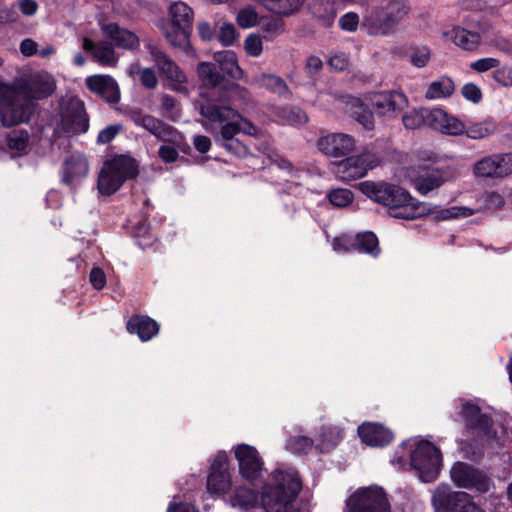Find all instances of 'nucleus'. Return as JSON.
Here are the masks:
<instances>
[{
    "instance_id": "obj_1",
    "label": "nucleus",
    "mask_w": 512,
    "mask_h": 512,
    "mask_svg": "<svg viewBox=\"0 0 512 512\" xmlns=\"http://www.w3.org/2000/svg\"><path fill=\"white\" fill-rule=\"evenodd\" d=\"M200 114L204 119L203 127L212 134L215 143L237 157L248 154L247 146L236 137L237 134L254 137L261 135V131L250 120L230 105L215 102L201 104Z\"/></svg>"
},
{
    "instance_id": "obj_2",
    "label": "nucleus",
    "mask_w": 512,
    "mask_h": 512,
    "mask_svg": "<svg viewBox=\"0 0 512 512\" xmlns=\"http://www.w3.org/2000/svg\"><path fill=\"white\" fill-rule=\"evenodd\" d=\"M56 90V80L46 71L33 74L17 90L10 87L0 89V119L4 126L11 127L30 119L34 101L50 97Z\"/></svg>"
},
{
    "instance_id": "obj_3",
    "label": "nucleus",
    "mask_w": 512,
    "mask_h": 512,
    "mask_svg": "<svg viewBox=\"0 0 512 512\" xmlns=\"http://www.w3.org/2000/svg\"><path fill=\"white\" fill-rule=\"evenodd\" d=\"M358 188L375 203L389 207L395 218L412 220L424 214L421 204L396 184L367 180L359 183Z\"/></svg>"
},
{
    "instance_id": "obj_4",
    "label": "nucleus",
    "mask_w": 512,
    "mask_h": 512,
    "mask_svg": "<svg viewBox=\"0 0 512 512\" xmlns=\"http://www.w3.org/2000/svg\"><path fill=\"white\" fill-rule=\"evenodd\" d=\"M409 13L406 0H372L362 16L361 29L369 36H390Z\"/></svg>"
},
{
    "instance_id": "obj_5",
    "label": "nucleus",
    "mask_w": 512,
    "mask_h": 512,
    "mask_svg": "<svg viewBox=\"0 0 512 512\" xmlns=\"http://www.w3.org/2000/svg\"><path fill=\"white\" fill-rule=\"evenodd\" d=\"M301 481L296 471L273 472L271 481L263 487L262 506L265 512H306L300 509L296 498Z\"/></svg>"
},
{
    "instance_id": "obj_6",
    "label": "nucleus",
    "mask_w": 512,
    "mask_h": 512,
    "mask_svg": "<svg viewBox=\"0 0 512 512\" xmlns=\"http://www.w3.org/2000/svg\"><path fill=\"white\" fill-rule=\"evenodd\" d=\"M137 175L135 161L124 155L117 156L107 161L101 169L97 187L102 195H112L123 185V183Z\"/></svg>"
},
{
    "instance_id": "obj_7",
    "label": "nucleus",
    "mask_w": 512,
    "mask_h": 512,
    "mask_svg": "<svg viewBox=\"0 0 512 512\" xmlns=\"http://www.w3.org/2000/svg\"><path fill=\"white\" fill-rule=\"evenodd\" d=\"M355 105L372 110L378 116L393 119L407 107V97L398 91H371L355 100Z\"/></svg>"
},
{
    "instance_id": "obj_8",
    "label": "nucleus",
    "mask_w": 512,
    "mask_h": 512,
    "mask_svg": "<svg viewBox=\"0 0 512 512\" xmlns=\"http://www.w3.org/2000/svg\"><path fill=\"white\" fill-rule=\"evenodd\" d=\"M343 512H391V504L385 490L372 485L351 494L345 501Z\"/></svg>"
},
{
    "instance_id": "obj_9",
    "label": "nucleus",
    "mask_w": 512,
    "mask_h": 512,
    "mask_svg": "<svg viewBox=\"0 0 512 512\" xmlns=\"http://www.w3.org/2000/svg\"><path fill=\"white\" fill-rule=\"evenodd\" d=\"M432 504L436 512H486L466 492L453 491L449 485H439L433 492Z\"/></svg>"
},
{
    "instance_id": "obj_10",
    "label": "nucleus",
    "mask_w": 512,
    "mask_h": 512,
    "mask_svg": "<svg viewBox=\"0 0 512 512\" xmlns=\"http://www.w3.org/2000/svg\"><path fill=\"white\" fill-rule=\"evenodd\" d=\"M441 464L440 450L428 441H420L411 454V465L422 482L434 481L439 475Z\"/></svg>"
},
{
    "instance_id": "obj_11",
    "label": "nucleus",
    "mask_w": 512,
    "mask_h": 512,
    "mask_svg": "<svg viewBox=\"0 0 512 512\" xmlns=\"http://www.w3.org/2000/svg\"><path fill=\"white\" fill-rule=\"evenodd\" d=\"M125 115L135 126L146 130L161 141L178 144L182 140L175 128L139 108H130L125 111Z\"/></svg>"
},
{
    "instance_id": "obj_12",
    "label": "nucleus",
    "mask_w": 512,
    "mask_h": 512,
    "mask_svg": "<svg viewBox=\"0 0 512 512\" xmlns=\"http://www.w3.org/2000/svg\"><path fill=\"white\" fill-rule=\"evenodd\" d=\"M146 48L159 73L168 82L169 88L176 92L187 93V76L182 69L163 50L153 45L150 41L146 43Z\"/></svg>"
},
{
    "instance_id": "obj_13",
    "label": "nucleus",
    "mask_w": 512,
    "mask_h": 512,
    "mask_svg": "<svg viewBox=\"0 0 512 512\" xmlns=\"http://www.w3.org/2000/svg\"><path fill=\"white\" fill-rule=\"evenodd\" d=\"M473 175L484 180L503 179L512 174V153H495L473 164Z\"/></svg>"
},
{
    "instance_id": "obj_14",
    "label": "nucleus",
    "mask_w": 512,
    "mask_h": 512,
    "mask_svg": "<svg viewBox=\"0 0 512 512\" xmlns=\"http://www.w3.org/2000/svg\"><path fill=\"white\" fill-rule=\"evenodd\" d=\"M450 478L457 487L480 493L488 492L493 486L487 474L464 462H456L452 466Z\"/></svg>"
},
{
    "instance_id": "obj_15",
    "label": "nucleus",
    "mask_w": 512,
    "mask_h": 512,
    "mask_svg": "<svg viewBox=\"0 0 512 512\" xmlns=\"http://www.w3.org/2000/svg\"><path fill=\"white\" fill-rule=\"evenodd\" d=\"M459 416L475 438L489 440L494 437V434L491 432L492 420L487 415L481 413L478 405L461 399Z\"/></svg>"
},
{
    "instance_id": "obj_16",
    "label": "nucleus",
    "mask_w": 512,
    "mask_h": 512,
    "mask_svg": "<svg viewBox=\"0 0 512 512\" xmlns=\"http://www.w3.org/2000/svg\"><path fill=\"white\" fill-rule=\"evenodd\" d=\"M59 128L69 135L85 133L89 120L84 103L79 99H69L62 106Z\"/></svg>"
},
{
    "instance_id": "obj_17",
    "label": "nucleus",
    "mask_w": 512,
    "mask_h": 512,
    "mask_svg": "<svg viewBox=\"0 0 512 512\" xmlns=\"http://www.w3.org/2000/svg\"><path fill=\"white\" fill-rule=\"evenodd\" d=\"M317 148L328 157L343 158L354 152L356 140L346 133H325L318 138Z\"/></svg>"
},
{
    "instance_id": "obj_18",
    "label": "nucleus",
    "mask_w": 512,
    "mask_h": 512,
    "mask_svg": "<svg viewBox=\"0 0 512 512\" xmlns=\"http://www.w3.org/2000/svg\"><path fill=\"white\" fill-rule=\"evenodd\" d=\"M235 457L238 461L239 472L247 480L257 479L261 472L263 462L258 451L250 445L240 444L235 449Z\"/></svg>"
},
{
    "instance_id": "obj_19",
    "label": "nucleus",
    "mask_w": 512,
    "mask_h": 512,
    "mask_svg": "<svg viewBox=\"0 0 512 512\" xmlns=\"http://www.w3.org/2000/svg\"><path fill=\"white\" fill-rule=\"evenodd\" d=\"M104 36L109 38L115 47L128 51H136L140 47L139 36L117 23H108L101 26Z\"/></svg>"
},
{
    "instance_id": "obj_20",
    "label": "nucleus",
    "mask_w": 512,
    "mask_h": 512,
    "mask_svg": "<svg viewBox=\"0 0 512 512\" xmlns=\"http://www.w3.org/2000/svg\"><path fill=\"white\" fill-rule=\"evenodd\" d=\"M87 88L109 103H117L120 100V89L109 75H92L85 80Z\"/></svg>"
},
{
    "instance_id": "obj_21",
    "label": "nucleus",
    "mask_w": 512,
    "mask_h": 512,
    "mask_svg": "<svg viewBox=\"0 0 512 512\" xmlns=\"http://www.w3.org/2000/svg\"><path fill=\"white\" fill-rule=\"evenodd\" d=\"M82 48L92 54L94 61L102 66L115 67L118 63V56L116 55L113 43L105 40L94 42L88 37L82 40Z\"/></svg>"
},
{
    "instance_id": "obj_22",
    "label": "nucleus",
    "mask_w": 512,
    "mask_h": 512,
    "mask_svg": "<svg viewBox=\"0 0 512 512\" xmlns=\"http://www.w3.org/2000/svg\"><path fill=\"white\" fill-rule=\"evenodd\" d=\"M88 173V162L84 155L73 154L68 157L62 168L61 180L68 186L74 185L78 180L86 177Z\"/></svg>"
},
{
    "instance_id": "obj_23",
    "label": "nucleus",
    "mask_w": 512,
    "mask_h": 512,
    "mask_svg": "<svg viewBox=\"0 0 512 512\" xmlns=\"http://www.w3.org/2000/svg\"><path fill=\"white\" fill-rule=\"evenodd\" d=\"M358 434L362 442L369 446H385L393 439L390 430L377 423H364L358 427Z\"/></svg>"
},
{
    "instance_id": "obj_24",
    "label": "nucleus",
    "mask_w": 512,
    "mask_h": 512,
    "mask_svg": "<svg viewBox=\"0 0 512 512\" xmlns=\"http://www.w3.org/2000/svg\"><path fill=\"white\" fill-rule=\"evenodd\" d=\"M444 39L453 42L465 51H474L481 44V35L478 32L467 30L460 26H454L451 30L442 33Z\"/></svg>"
},
{
    "instance_id": "obj_25",
    "label": "nucleus",
    "mask_w": 512,
    "mask_h": 512,
    "mask_svg": "<svg viewBox=\"0 0 512 512\" xmlns=\"http://www.w3.org/2000/svg\"><path fill=\"white\" fill-rule=\"evenodd\" d=\"M127 330L136 334L141 341H149L157 335L159 325L148 316L134 315L127 322Z\"/></svg>"
},
{
    "instance_id": "obj_26",
    "label": "nucleus",
    "mask_w": 512,
    "mask_h": 512,
    "mask_svg": "<svg viewBox=\"0 0 512 512\" xmlns=\"http://www.w3.org/2000/svg\"><path fill=\"white\" fill-rule=\"evenodd\" d=\"M224 74L233 80H244V71L238 64L235 52L231 50L218 51L213 56Z\"/></svg>"
},
{
    "instance_id": "obj_27",
    "label": "nucleus",
    "mask_w": 512,
    "mask_h": 512,
    "mask_svg": "<svg viewBox=\"0 0 512 512\" xmlns=\"http://www.w3.org/2000/svg\"><path fill=\"white\" fill-rule=\"evenodd\" d=\"M336 173L343 181H353L364 177L367 174L366 169L357 155L349 156L338 163Z\"/></svg>"
},
{
    "instance_id": "obj_28",
    "label": "nucleus",
    "mask_w": 512,
    "mask_h": 512,
    "mask_svg": "<svg viewBox=\"0 0 512 512\" xmlns=\"http://www.w3.org/2000/svg\"><path fill=\"white\" fill-rule=\"evenodd\" d=\"M245 81L249 84L265 88L279 96H287L289 94L285 81L275 74L260 73L255 75L250 81L247 79Z\"/></svg>"
},
{
    "instance_id": "obj_29",
    "label": "nucleus",
    "mask_w": 512,
    "mask_h": 512,
    "mask_svg": "<svg viewBox=\"0 0 512 512\" xmlns=\"http://www.w3.org/2000/svg\"><path fill=\"white\" fill-rule=\"evenodd\" d=\"M271 113L277 117L279 121L288 125H302L308 121L306 112L298 106H273Z\"/></svg>"
},
{
    "instance_id": "obj_30",
    "label": "nucleus",
    "mask_w": 512,
    "mask_h": 512,
    "mask_svg": "<svg viewBox=\"0 0 512 512\" xmlns=\"http://www.w3.org/2000/svg\"><path fill=\"white\" fill-rule=\"evenodd\" d=\"M171 24L174 27H183L192 30L194 13L193 10L184 2H175L169 7Z\"/></svg>"
},
{
    "instance_id": "obj_31",
    "label": "nucleus",
    "mask_w": 512,
    "mask_h": 512,
    "mask_svg": "<svg viewBox=\"0 0 512 512\" xmlns=\"http://www.w3.org/2000/svg\"><path fill=\"white\" fill-rule=\"evenodd\" d=\"M231 486V476L228 469L213 470L207 479V489L211 494H224Z\"/></svg>"
},
{
    "instance_id": "obj_32",
    "label": "nucleus",
    "mask_w": 512,
    "mask_h": 512,
    "mask_svg": "<svg viewBox=\"0 0 512 512\" xmlns=\"http://www.w3.org/2000/svg\"><path fill=\"white\" fill-rule=\"evenodd\" d=\"M197 73L203 86L208 88H217L223 82L222 74L217 70L215 64L211 62H201L197 66Z\"/></svg>"
},
{
    "instance_id": "obj_33",
    "label": "nucleus",
    "mask_w": 512,
    "mask_h": 512,
    "mask_svg": "<svg viewBox=\"0 0 512 512\" xmlns=\"http://www.w3.org/2000/svg\"><path fill=\"white\" fill-rule=\"evenodd\" d=\"M190 29L183 27H174L170 24L169 27L163 28L164 36L169 44L175 48L186 51L190 47Z\"/></svg>"
},
{
    "instance_id": "obj_34",
    "label": "nucleus",
    "mask_w": 512,
    "mask_h": 512,
    "mask_svg": "<svg viewBox=\"0 0 512 512\" xmlns=\"http://www.w3.org/2000/svg\"><path fill=\"white\" fill-rule=\"evenodd\" d=\"M454 90L455 86L452 79L446 76H442L438 80L430 83L426 90L425 97L431 100L446 98L451 96Z\"/></svg>"
},
{
    "instance_id": "obj_35",
    "label": "nucleus",
    "mask_w": 512,
    "mask_h": 512,
    "mask_svg": "<svg viewBox=\"0 0 512 512\" xmlns=\"http://www.w3.org/2000/svg\"><path fill=\"white\" fill-rule=\"evenodd\" d=\"M497 129L498 126L496 122L492 119H485L483 121L473 123L468 127L466 126L464 134H466L470 139L479 140L494 134Z\"/></svg>"
},
{
    "instance_id": "obj_36",
    "label": "nucleus",
    "mask_w": 512,
    "mask_h": 512,
    "mask_svg": "<svg viewBox=\"0 0 512 512\" xmlns=\"http://www.w3.org/2000/svg\"><path fill=\"white\" fill-rule=\"evenodd\" d=\"M257 501V494L249 488L237 489L230 498L231 505L241 510H249L256 505Z\"/></svg>"
},
{
    "instance_id": "obj_37",
    "label": "nucleus",
    "mask_w": 512,
    "mask_h": 512,
    "mask_svg": "<svg viewBox=\"0 0 512 512\" xmlns=\"http://www.w3.org/2000/svg\"><path fill=\"white\" fill-rule=\"evenodd\" d=\"M443 177L439 171H431L415 180V187L422 195L439 188L443 184Z\"/></svg>"
},
{
    "instance_id": "obj_38",
    "label": "nucleus",
    "mask_w": 512,
    "mask_h": 512,
    "mask_svg": "<svg viewBox=\"0 0 512 512\" xmlns=\"http://www.w3.org/2000/svg\"><path fill=\"white\" fill-rule=\"evenodd\" d=\"M355 246L359 251L377 256L379 254L378 239L372 232L360 233L356 236Z\"/></svg>"
},
{
    "instance_id": "obj_39",
    "label": "nucleus",
    "mask_w": 512,
    "mask_h": 512,
    "mask_svg": "<svg viewBox=\"0 0 512 512\" xmlns=\"http://www.w3.org/2000/svg\"><path fill=\"white\" fill-rule=\"evenodd\" d=\"M303 0H268L271 11L279 15H290L296 12L302 5Z\"/></svg>"
},
{
    "instance_id": "obj_40",
    "label": "nucleus",
    "mask_w": 512,
    "mask_h": 512,
    "mask_svg": "<svg viewBox=\"0 0 512 512\" xmlns=\"http://www.w3.org/2000/svg\"><path fill=\"white\" fill-rule=\"evenodd\" d=\"M439 131L446 135L459 136L465 133L466 125L457 117L446 113Z\"/></svg>"
},
{
    "instance_id": "obj_41",
    "label": "nucleus",
    "mask_w": 512,
    "mask_h": 512,
    "mask_svg": "<svg viewBox=\"0 0 512 512\" xmlns=\"http://www.w3.org/2000/svg\"><path fill=\"white\" fill-rule=\"evenodd\" d=\"M356 155L359 157L367 172L376 168L382 162V156L380 152L372 146L364 147L362 152Z\"/></svg>"
},
{
    "instance_id": "obj_42",
    "label": "nucleus",
    "mask_w": 512,
    "mask_h": 512,
    "mask_svg": "<svg viewBox=\"0 0 512 512\" xmlns=\"http://www.w3.org/2000/svg\"><path fill=\"white\" fill-rule=\"evenodd\" d=\"M425 126L440 130L446 112L441 108H423Z\"/></svg>"
},
{
    "instance_id": "obj_43",
    "label": "nucleus",
    "mask_w": 512,
    "mask_h": 512,
    "mask_svg": "<svg viewBox=\"0 0 512 512\" xmlns=\"http://www.w3.org/2000/svg\"><path fill=\"white\" fill-rule=\"evenodd\" d=\"M328 198L332 205L342 208L350 205L354 196L351 190L338 188L330 191Z\"/></svg>"
},
{
    "instance_id": "obj_44",
    "label": "nucleus",
    "mask_w": 512,
    "mask_h": 512,
    "mask_svg": "<svg viewBox=\"0 0 512 512\" xmlns=\"http://www.w3.org/2000/svg\"><path fill=\"white\" fill-rule=\"evenodd\" d=\"M431 58V51L427 46L415 47L410 54V62L417 68L425 67Z\"/></svg>"
},
{
    "instance_id": "obj_45",
    "label": "nucleus",
    "mask_w": 512,
    "mask_h": 512,
    "mask_svg": "<svg viewBox=\"0 0 512 512\" xmlns=\"http://www.w3.org/2000/svg\"><path fill=\"white\" fill-rule=\"evenodd\" d=\"M313 446V440L306 436H298L290 439L286 444V449L293 453H307Z\"/></svg>"
},
{
    "instance_id": "obj_46",
    "label": "nucleus",
    "mask_w": 512,
    "mask_h": 512,
    "mask_svg": "<svg viewBox=\"0 0 512 512\" xmlns=\"http://www.w3.org/2000/svg\"><path fill=\"white\" fill-rule=\"evenodd\" d=\"M327 62L335 71H344L350 65V58L345 52L332 51L328 56Z\"/></svg>"
},
{
    "instance_id": "obj_47",
    "label": "nucleus",
    "mask_w": 512,
    "mask_h": 512,
    "mask_svg": "<svg viewBox=\"0 0 512 512\" xmlns=\"http://www.w3.org/2000/svg\"><path fill=\"white\" fill-rule=\"evenodd\" d=\"M402 121L404 126L407 129H417L422 126H425V118L423 113V108L421 109H414L408 113H406L402 117Z\"/></svg>"
},
{
    "instance_id": "obj_48",
    "label": "nucleus",
    "mask_w": 512,
    "mask_h": 512,
    "mask_svg": "<svg viewBox=\"0 0 512 512\" xmlns=\"http://www.w3.org/2000/svg\"><path fill=\"white\" fill-rule=\"evenodd\" d=\"M258 21L256 11L251 7L241 9L237 15V23L240 27L247 29L255 26Z\"/></svg>"
},
{
    "instance_id": "obj_49",
    "label": "nucleus",
    "mask_w": 512,
    "mask_h": 512,
    "mask_svg": "<svg viewBox=\"0 0 512 512\" xmlns=\"http://www.w3.org/2000/svg\"><path fill=\"white\" fill-rule=\"evenodd\" d=\"M359 25L361 26V21L359 15L355 12H347L339 19L340 28L346 32H355Z\"/></svg>"
},
{
    "instance_id": "obj_50",
    "label": "nucleus",
    "mask_w": 512,
    "mask_h": 512,
    "mask_svg": "<svg viewBox=\"0 0 512 512\" xmlns=\"http://www.w3.org/2000/svg\"><path fill=\"white\" fill-rule=\"evenodd\" d=\"M246 52L252 57H258L262 53V39L256 34H250L244 41Z\"/></svg>"
},
{
    "instance_id": "obj_51",
    "label": "nucleus",
    "mask_w": 512,
    "mask_h": 512,
    "mask_svg": "<svg viewBox=\"0 0 512 512\" xmlns=\"http://www.w3.org/2000/svg\"><path fill=\"white\" fill-rule=\"evenodd\" d=\"M237 38L235 26L231 23H223L220 26L218 39L224 46H230Z\"/></svg>"
},
{
    "instance_id": "obj_52",
    "label": "nucleus",
    "mask_w": 512,
    "mask_h": 512,
    "mask_svg": "<svg viewBox=\"0 0 512 512\" xmlns=\"http://www.w3.org/2000/svg\"><path fill=\"white\" fill-rule=\"evenodd\" d=\"M275 165L282 170L287 171L289 178H286L285 181L287 182H296V180H299L301 176L304 174L303 170L294 168L293 165L286 159L279 158L275 160Z\"/></svg>"
},
{
    "instance_id": "obj_53",
    "label": "nucleus",
    "mask_w": 512,
    "mask_h": 512,
    "mask_svg": "<svg viewBox=\"0 0 512 512\" xmlns=\"http://www.w3.org/2000/svg\"><path fill=\"white\" fill-rule=\"evenodd\" d=\"M499 65L500 61L497 58L486 57L472 62L470 64V68L478 73H483L493 68H497Z\"/></svg>"
},
{
    "instance_id": "obj_54",
    "label": "nucleus",
    "mask_w": 512,
    "mask_h": 512,
    "mask_svg": "<svg viewBox=\"0 0 512 512\" xmlns=\"http://www.w3.org/2000/svg\"><path fill=\"white\" fill-rule=\"evenodd\" d=\"M122 130L120 124H112L102 129L97 137L99 144H108L111 142Z\"/></svg>"
},
{
    "instance_id": "obj_55",
    "label": "nucleus",
    "mask_w": 512,
    "mask_h": 512,
    "mask_svg": "<svg viewBox=\"0 0 512 512\" xmlns=\"http://www.w3.org/2000/svg\"><path fill=\"white\" fill-rule=\"evenodd\" d=\"M494 80L504 87L512 86V68L504 66L493 72Z\"/></svg>"
},
{
    "instance_id": "obj_56",
    "label": "nucleus",
    "mask_w": 512,
    "mask_h": 512,
    "mask_svg": "<svg viewBox=\"0 0 512 512\" xmlns=\"http://www.w3.org/2000/svg\"><path fill=\"white\" fill-rule=\"evenodd\" d=\"M462 95L465 99L473 103H479L482 99L480 88L473 83H467L462 87Z\"/></svg>"
},
{
    "instance_id": "obj_57",
    "label": "nucleus",
    "mask_w": 512,
    "mask_h": 512,
    "mask_svg": "<svg viewBox=\"0 0 512 512\" xmlns=\"http://www.w3.org/2000/svg\"><path fill=\"white\" fill-rule=\"evenodd\" d=\"M141 84L148 88L154 89L158 84L156 73L151 68H143L139 74Z\"/></svg>"
},
{
    "instance_id": "obj_58",
    "label": "nucleus",
    "mask_w": 512,
    "mask_h": 512,
    "mask_svg": "<svg viewBox=\"0 0 512 512\" xmlns=\"http://www.w3.org/2000/svg\"><path fill=\"white\" fill-rule=\"evenodd\" d=\"M472 211L464 207H451L440 211L439 217L443 220L454 219L461 216H470Z\"/></svg>"
},
{
    "instance_id": "obj_59",
    "label": "nucleus",
    "mask_w": 512,
    "mask_h": 512,
    "mask_svg": "<svg viewBox=\"0 0 512 512\" xmlns=\"http://www.w3.org/2000/svg\"><path fill=\"white\" fill-rule=\"evenodd\" d=\"M159 157L166 163L175 162L179 156L177 149L171 145H162L158 150Z\"/></svg>"
},
{
    "instance_id": "obj_60",
    "label": "nucleus",
    "mask_w": 512,
    "mask_h": 512,
    "mask_svg": "<svg viewBox=\"0 0 512 512\" xmlns=\"http://www.w3.org/2000/svg\"><path fill=\"white\" fill-rule=\"evenodd\" d=\"M90 282L92 286L101 290L106 284V276L102 269L95 267L90 272Z\"/></svg>"
},
{
    "instance_id": "obj_61",
    "label": "nucleus",
    "mask_w": 512,
    "mask_h": 512,
    "mask_svg": "<svg viewBox=\"0 0 512 512\" xmlns=\"http://www.w3.org/2000/svg\"><path fill=\"white\" fill-rule=\"evenodd\" d=\"M20 52L26 57H30V56L37 54V52H38L37 42L30 38L24 39L20 43Z\"/></svg>"
},
{
    "instance_id": "obj_62",
    "label": "nucleus",
    "mask_w": 512,
    "mask_h": 512,
    "mask_svg": "<svg viewBox=\"0 0 512 512\" xmlns=\"http://www.w3.org/2000/svg\"><path fill=\"white\" fill-rule=\"evenodd\" d=\"M193 144L198 152L206 153L211 147V140L207 136L197 135L194 137Z\"/></svg>"
},
{
    "instance_id": "obj_63",
    "label": "nucleus",
    "mask_w": 512,
    "mask_h": 512,
    "mask_svg": "<svg viewBox=\"0 0 512 512\" xmlns=\"http://www.w3.org/2000/svg\"><path fill=\"white\" fill-rule=\"evenodd\" d=\"M222 87L231 95V97L238 96L243 99H246L248 97V91L238 84L227 83L224 84Z\"/></svg>"
},
{
    "instance_id": "obj_64",
    "label": "nucleus",
    "mask_w": 512,
    "mask_h": 512,
    "mask_svg": "<svg viewBox=\"0 0 512 512\" xmlns=\"http://www.w3.org/2000/svg\"><path fill=\"white\" fill-rule=\"evenodd\" d=\"M19 9L25 16H32L37 12L38 4L34 0H21Z\"/></svg>"
}]
</instances>
